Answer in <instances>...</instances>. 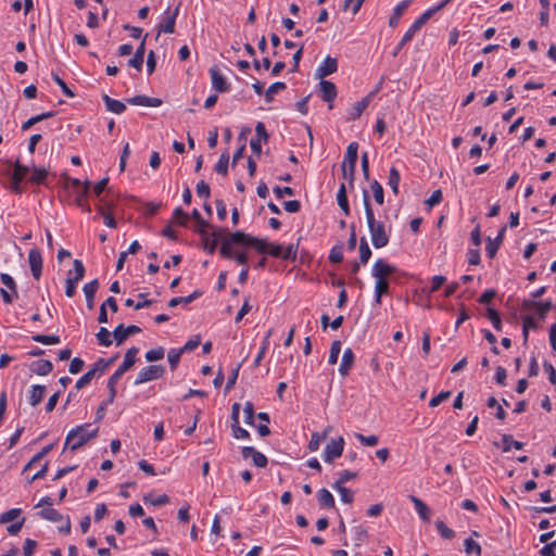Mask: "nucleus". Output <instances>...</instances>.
<instances>
[{"mask_svg": "<svg viewBox=\"0 0 556 556\" xmlns=\"http://www.w3.org/2000/svg\"><path fill=\"white\" fill-rule=\"evenodd\" d=\"M241 453H242L243 458L251 457L253 464L256 467L264 468L267 466V463H268L267 457L263 453L256 451L253 446H244L242 448Z\"/></svg>", "mask_w": 556, "mask_h": 556, "instance_id": "nucleus-15", "label": "nucleus"}, {"mask_svg": "<svg viewBox=\"0 0 556 556\" xmlns=\"http://www.w3.org/2000/svg\"><path fill=\"white\" fill-rule=\"evenodd\" d=\"M94 370H88L87 372H85L77 381H76V384H75V388L76 390H80L83 388H85L87 384H89L91 382V380L94 378Z\"/></svg>", "mask_w": 556, "mask_h": 556, "instance_id": "nucleus-58", "label": "nucleus"}, {"mask_svg": "<svg viewBox=\"0 0 556 556\" xmlns=\"http://www.w3.org/2000/svg\"><path fill=\"white\" fill-rule=\"evenodd\" d=\"M363 203L371 243L376 249L384 248L389 243V233L386 230L384 224L376 220L369 193L366 189L363 190Z\"/></svg>", "mask_w": 556, "mask_h": 556, "instance_id": "nucleus-3", "label": "nucleus"}, {"mask_svg": "<svg viewBox=\"0 0 556 556\" xmlns=\"http://www.w3.org/2000/svg\"><path fill=\"white\" fill-rule=\"evenodd\" d=\"M126 102L131 105H142V106H160L162 104V100L159 98H152L143 94H138L132 98L126 99Z\"/></svg>", "mask_w": 556, "mask_h": 556, "instance_id": "nucleus-19", "label": "nucleus"}, {"mask_svg": "<svg viewBox=\"0 0 556 556\" xmlns=\"http://www.w3.org/2000/svg\"><path fill=\"white\" fill-rule=\"evenodd\" d=\"M283 89H286V84L282 81H276L271 84L265 91L266 102H271L274 100L275 94Z\"/></svg>", "mask_w": 556, "mask_h": 556, "instance_id": "nucleus-45", "label": "nucleus"}, {"mask_svg": "<svg viewBox=\"0 0 556 556\" xmlns=\"http://www.w3.org/2000/svg\"><path fill=\"white\" fill-rule=\"evenodd\" d=\"M35 342L42 343L46 345H52L60 343L61 339L55 334H35L31 337Z\"/></svg>", "mask_w": 556, "mask_h": 556, "instance_id": "nucleus-44", "label": "nucleus"}, {"mask_svg": "<svg viewBox=\"0 0 556 556\" xmlns=\"http://www.w3.org/2000/svg\"><path fill=\"white\" fill-rule=\"evenodd\" d=\"M523 447V443L520 441L514 440L511 434H504L502 437V448L503 452H509L511 448L521 450Z\"/></svg>", "mask_w": 556, "mask_h": 556, "instance_id": "nucleus-36", "label": "nucleus"}, {"mask_svg": "<svg viewBox=\"0 0 556 556\" xmlns=\"http://www.w3.org/2000/svg\"><path fill=\"white\" fill-rule=\"evenodd\" d=\"M28 369L35 375L47 376L53 370V364L49 359H38L31 362Z\"/></svg>", "mask_w": 556, "mask_h": 556, "instance_id": "nucleus-18", "label": "nucleus"}, {"mask_svg": "<svg viewBox=\"0 0 556 556\" xmlns=\"http://www.w3.org/2000/svg\"><path fill=\"white\" fill-rule=\"evenodd\" d=\"M401 181L400 172L395 167H391L388 177V186L391 188L392 192L397 195L399 187Z\"/></svg>", "mask_w": 556, "mask_h": 556, "instance_id": "nucleus-33", "label": "nucleus"}, {"mask_svg": "<svg viewBox=\"0 0 556 556\" xmlns=\"http://www.w3.org/2000/svg\"><path fill=\"white\" fill-rule=\"evenodd\" d=\"M464 549L468 555H481V546L472 539L468 538L464 541Z\"/></svg>", "mask_w": 556, "mask_h": 556, "instance_id": "nucleus-47", "label": "nucleus"}, {"mask_svg": "<svg viewBox=\"0 0 556 556\" xmlns=\"http://www.w3.org/2000/svg\"><path fill=\"white\" fill-rule=\"evenodd\" d=\"M147 37H148V34L144 35L142 41L136 49L134 56L131 59H129L127 62L128 66L134 67L139 72L142 70V65H143Z\"/></svg>", "mask_w": 556, "mask_h": 556, "instance_id": "nucleus-16", "label": "nucleus"}, {"mask_svg": "<svg viewBox=\"0 0 556 556\" xmlns=\"http://www.w3.org/2000/svg\"><path fill=\"white\" fill-rule=\"evenodd\" d=\"M179 5L176 7V9L169 13L168 11L167 16L164 18V21L159 25V34L165 33V34H173L175 31V21L178 15Z\"/></svg>", "mask_w": 556, "mask_h": 556, "instance_id": "nucleus-21", "label": "nucleus"}, {"mask_svg": "<svg viewBox=\"0 0 556 556\" xmlns=\"http://www.w3.org/2000/svg\"><path fill=\"white\" fill-rule=\"evenodd\" d=\"M22 514L20 508H11L0 515V523H9Z\"/></svg>", "mask_w": 556, "mask_h": 556, "instance_id": "nucleus-52", "label": "nucleus"}, {"mask_svg": "<svg viewBox=\"0 0 556 556\" xmlns=\"http://www.w3.org/2000/svg\"><path fill=\"white\" fill-rule=\"evenodd\" d=\"M111 336H113L106 328L101 327L96 337L100 345L110 346L112 344Z\"/></svg>", "mask_w": 556, "mask_h": 556, "instance_id": "nucleus-46", "label": "nucleus"}, {"mask_svg": "<svg viewBox=\"0 0 556 556\" xmlns=\"http://www.w3.org/2000/svg\"><path fill=\"white\" fill-rule=\"evenodd\" d=\"M112 334L117 345H121L128 338V333L123 324H119L117 327H115Z\"/></svg>", "mask_w": 556, "mask_h": 556, "instance_id": "nucleus-53", "label": "nucleus"}, {"mask_svg": "<svg viewBox=\"0 0 556 556\" xmlns=\"http://www.w3.org/2000/svg\"><path fill=\"white\" fill-rule=\"evenodd\" d=\"M195 191L199 197L204 198L202 207L208 214V184H206L204 180H201L197 185Z\"/></svg>", "mask_w": 556, "mask_h": 556, "instance_id": "nucleus-40", "label": "nucleus"}, {"mask_svg": "<svg viewBox=\"0 0 556 556\" xmlns=\"http://www.w3.org/2000/svg\"><path fill=\"white\" fill-rule=\"evenodd\" d=\"M55 115V112L54 111H50V112H45V113H41V114H38V115H35L30 118H28L26 122H24L22 124V130H28L29 128H31L35 124L43 121V119H47V118H50V117H53Z\"/></svg>", "mask_w": 556, "mask_h": 556, "instance_id": "nucleus-32", "label": "nucleus"}, {"mask_svg": "<svg viewBox=\"0 0 556 556\" xmlns=\"http://www.w3.org/2000/svg\"><path fill=\"white\" fill-rule=\"evenodd\" d=\"M47 392L46 386L33 384L27 393V402L35 407L41 403Z\"/></svg>", "mask_w": 556, "mask_h": 556, "instance_id": "nucleus-17", "label": "nucleus"}, {"mask_svg": "<svg viewBox=\"0 0 556 556\" xmlns=\"http://www.w3.org/2000/svg\"><path fill=\"white\" fill-rule=\"evenodd\" d=\"M355 438L363 444V445H366V446H376L379 442V439L377 435L375 434H371V435H364L362 433H355Z\"/></svg>", "mask_w": 556, "mask_h": 556, "instance_id": "nucleus-57", "label": "nucleus"}, {"mask_svg": "<svg viewBox=\"0 0 556 556\" xmlns=\"http://www.w3.org/2000/svg\"><path fill=\"white\" fill-rule=\"evenodd\" d=\"M443 199L442 191L440 189L434 190L431 195L426 200V204L428 208H432L433 206L438 205Z\"/></svg>", "mask_w": 556, "mask_h": 556, "instance_id": "nucleus-62", "label": "nucleus"}, {"mask_svg": "<svg viewBox=\"0 0 556 556\" xmlns=\"http://www.w3.org/2000/svg\"><path fill=\"white\" fill-rule=\"evenodd\" d=\"M320 87V97L324 101L328 102V108L331 110L333 108V101L337 97V87L333 83L329 80H321L319 83Z\"/></svg>", "mask_w": 556, "mask_h": 556, "instance_id": "nucleus-11", "label": "nucleus"}, {"mask_svg": "<svg viewBox=\"0 0 556 556\" xmlns=\"http://www.w3.org/2000/svg\"><path fill=\"white\" fill-rule=\"evenodd\" d=\"M164 372H165V368L162 365L147 366L139 371V374L135 380V384L138 386V384H142L144 382H148V381L159 379L164 375Z\"/></svg>", "mask_w": 556, "mask_h": 556, "instance_id": "nucleus-8", "label": "nucleus"}, {"mask_svg": "<svg viewBox=\"0 0 556 556\" xmlns=\"http://www.w3.org/2000/svg\"><path fill=\"white\" fill-rule=\"evenodd\" d=\"M318 504L321 508H333L334 497L327 489H320L317 492Z\"/></svg>", "mask_w": 556, "mask_h": 556, "instance_id": "nucleus-30", "label": "nucleus"}, {"mask_svg": "<svg viewBox=\"0 0 556 556\" xmlns=\"http://www.w3.org/2000/svg\"><path fill=\"white\" fill-rule=\"evenodd\" d=\"M231 430L233 438L238 440H247L250 439V433L244 428L240 427L239 424H231Z\"/></svg>", "mask_w": 556, "mask_h": 556, "instance_id": "nucleus-59", "label": "nucleus"}, {"mask_svg": "<svg viewBox=\"0 0 556 556\" xmlns=\"http://www.w3.org/2000/svg\"><path fill=\"white\" fill-rule=\"evenodd\" d=\"M174 218L176 219L177 224L180 226H187L189 216L187 213L182 211L181 207H176L174 210Z\"/></svg>", "mask_w": 556, "mask_h": 556, "instance_id": "nucleus-64", "label": "nucleus"}, {"mask_svg": "<svg viewBox=\"0 0 556 556\" xmlns=\"http://www.w3.org/2000/svg\"><path fill=\"white\" fill-rule=\"evenodd\" d=\"M355 355L351 348L343 351L338 371L341 377L345 378L354 366Z\"/></svg>", "mask_w": 556, "mask_h": 556, "instance_id": "nucleus-12", "label": "nucleus"}, {"mask_svg": "<svg viewBox=\"0 0 556 556\" xmlns=\"http://www.w3.org/2000/svg\"><path fill=\"white\" fill-rule=\"evenodd\" d=\"M220 244L219 252L226 258H233L240 265L248 263L247 251L254 248L263 253L267 249V242L242 231L228 232L225 235L211 231V253L214 252L216 244Z\"/></svg>", "mask_w": 556, "mask_h": 556, "instance_id": "nucleus-1", "label": "nucleus"}, {"mask_svg": "<svg viewBox=\"0 0 556 556\" xmlns=\"http://www.w3.org/2000/svg\"><path fill=\"white\" fill-rule=\"evenodd\" d=\"M182 353L184 352L181 351V349H179V350L172 349L168 352L167 357H168V363H169L172 370H175L177 368Z\"/></svg>", "mask_w": 556, "mask_h": 556, "instance_id": "nucleus-54", "label": "nucleus"}, {"mask_svg": "<svg viewBox=\"0 0 556 556\" xmlns=\"http://www.w3.org/2000/svg\"><path fill=\"white\" fill-rule=\"evenodd\" d=\"M338 61L334 58L326 56L316 70V77L324 78L337 72Z\"/></svg>", "mask_w": 556, "mask_h": 556, "instance_id": "nucleus-14", "label": "nucleus"}, {"mask_svg": "<svg viewBox=\"0 0 556 556\" xmlns=\"http://www.w3.org/2000/svg\"><path fill=\"white\" fill-rule=\"evenodd\" d=\"M332 488L339 493L343 503L351 504L353 502L354 493L350 489L345 488L344 485H339V483H333Z\"/></svg>", "mask_w": 556, "mask_h": 556, "instance_id": "nucleus-39", "label": "nucleus"}, {"mask_svg": "<svg viewBox=\"0 0 556 556\" xmlns=\"http://www.w3.org/2000/svg\"><path fill=\"white\" fill-rule=\"evenodd\" d=\"M341 352V342L336 340L330 345L328 363L334 365L338 362L339 354Z\"/></svg>", "mask_w": 556, "mask_h": 556, "instance_id": "nucleus-50", "label": "nucleus"}, {"mask_svg": "<svg viewBox=\"0 0 556 556\" xmlns=\"http://www.w3.org/2000/svg\"><path fill=\"white\" fill-rule=\"evenodd\" d=\"M90 424H84L73 428L66 435L64 448L70 446L71 451L74 452L84 446L89 440L98 435L99 428L96 427L90 430Z\"/></svg>", "mask_w": 556, "mask_h": 556, "instance_id": "nucleus-5", "label": "nucleus"}, {"mask_svg": "<svg viewBox=\"0 0 556 556\" xmlns=\"http://www.w3.org/2000/svg\"><path fill=\"white\" fill-rule=\"evenodd\" d=\"M89 189H90V181H85L81 190L76 191V195H75V200H74L75 204L86 213L91 212V207L86 201V197L89 193Z\"/></svg>", "mask_w": 556, "mask_h": 556, "instance_id": "nucleus-25", "label": "nucleus"}, {"mask_svg": "<svg viewBox=\"0 0 556 556\" xmlns=\"http://www.w3.org/2000/svg\"><path fill=\"white\" fill-rule=\"evenodd\" d=\"M379 90V88L376 89V92ZM375 94V91L367 94L365 98H363L361 101L355 102L349 112V121H356L359 118L362 113L366 110V108L369 105L372 96Z\"/></svg>", "mask_w": 556, "mask_h": 556, "instance_id": "nucleus-13", "label": "nucleus"}, {"mask_svg": "<svg viewBox=\"0 0 556 556\" xmlns=\"http://www.w3.org/2000/svg\"><path fill=\"white\" fill-rule=\"evenodd\" d=\"M505 231H506V227L504 226L501 228V230L498 231V235L495 239H491V238L488 239V243L485 245V254L488 257L493 258L495 256L500 245L503 242Z\"/></svg>", "mask_w": 556, "mask_h": 556, "instance_id": "nucleus-22", "label": "nucleus"}, {"mask_svg": "<svg viewBox=\"0 0 556 556\" xmlns=\"http://www.w3.org/2000/svg\"><path fill=\"white\" fill-rule=\"evenodd\" d=\"M211 81L213 88L218 92H226L230 88L227 79L217 71L211 68Z\"/></svg>", "mask_w": 556, "mask_h": 556, "instance_id": "nucleus-26", "label": "nucleus"}, {"mask_svg": "<svg viewBox=\"0 0 556 556\" xmlns=\"http://www.w3.org/2000/svg\"><path fill=\"white\" fill-rule=\"evenodd\" d=\"M371 277L375 279V303L381 304V298L389 293L390 281H396L405 273L400 271L394 265L378 258L371 267Z\"/></svg>", "mask_w": 556, "mask_h": 556, "instance_id": "nucleus-2", "label": "nucleus"}, {"mask_svg": "<svg viewBox=\"0 0 556 556\" xmlns=\"http://www.w3.org/2000/svg\"><path fill=\"white\" fill-rule=\"evenodd\" d=\"M53 80L58 84V86L62 89L63 93L68 98H74L75 93L67 87L65 81L55 73H52Z\"/></svg>", "mask_w": 556, "mask_h": 556, "instance_id": "nucleus-63", "label": "nucleus"}, {"mask_svg": "<svg viewBox=\"0 0 556 556\" xmlns=\"http://www.w3.org/2000/svg\"><path fill=\"white\" fill-rule=\"evenodd\" d=\"M243 415H244V422L250 426H254V405L252 402L248 401L244 403L243 406Z\"/></svg>", "mask_w": 556, "mask_h": 556, "instance_id": "nucleus-48", "label": "nucleus"}, {"mask_svg": "<svg viewBox=\"0 0 556 556\" xmlns=\"http://www.w3.org/2000/svg\"><path fill=\"white\" fill-rule=\"evenodd\" d=\"M0 280L15 296H17V286L9 274H1Z\"/></svg>", "mask_w": 556, "mask_h": 556, "instance_id": "nucleus-56", "label": "nucleus"}, {"mask_svg": "<svg viewBox=\"0 0 556 556\" xmlns=\"http://www.w3.org/2000/svg\"><path fill=\"white\" fill-rule=\"evenodd\" d=\"M164 354H165L164 349L162 346H160L157 349L149 350L146 353V359L148 362H156V361L162 359L164 357Z\"/></svg>", "mask_w": 556, "mask_h": 556, "instance_id": "nucleus-60", "label": "nucleus"}, {"mask_svg": "<svg viewBox=\"0 0 556 556\" xmlns=\"http://www.w3.org/2000/svg\"><path fill=\"white\" fill-rule=\"evenodd\" d=\"M139 353V349L136 346L129 348L126 353L123 363L118 366V368L113 372V375L108 380V389L109 396L108 402L113 403L116 396V384L123 375L128 371L136 363V356Z\"/></svg>", "mask_w": 556, "mask_h": 556, "instance_id": "nucleus-4", "label": "nucleus"}, {"mask_svg": "<svg viewBox=\"0 0 556 556\" xmlns=\"http://www.w3.org/2000/svg\"><path fill=\"white\" fill-rule=\"evenodd\" d=\"M332 427L328 426L324 429L323 432H313L311 435V440L308 442V450L311 452L318 451L320 444L327 439L328 434L331 432Z\"/></svg>", "mask_w": 556, "mask_h": 556, "instance_id": "nucleus-24", "label": "nucleus"}, {"mask_svg": "<svg viewBox=\"0 0 556 556\" xmlns=\"http://www.w3.org/2000/svg\"><path fill=\"white\" fill-rule=\"evenodd\" d=\"M371 256V250L365 237L359 240V263L365 265Z\"/></svg>", "mask_w": 556, "mask_h": 556, "instance_id": "nucleus-42", "label": "nucleus"}, {"mask_svg": "<svg viewBox=\"0 0 556 556\" xmlns=\"http://www.w3.org/2000/svg\"><path fill=\"white\" fill-rule=\"evenodd\" d=\"M192 219L195 222L194 230L201 235V243L204 251H208V235L206 228L208 224L202 218V215L198 208H194L191 213Z\"/></svg>", "mask_w": 556, "mask_h": 556, "instance_id": "nucleus-9", "label": "nucleus"}, {"mask_svg": "<svg viewBox=\"0 0 556 556\" xmlns=\"http://www.w3.org/2000/svg\"><path fill=\"white\" fill-rule=\"evenodd\" d=\"M48 174L49 170L47 168L34 167L33 174L29 177L28 181L34 185H43Z\"/></svg>", "mask_w": 556, "mask_h": 556, "instance_id": "nucleus-35", "label": "nucleus"}, {"mask_svg": "<svg viewBox=\"0 0 556 556\" xmlns=\"http://www.w3.org/2000/svg\"><path fill=\"white\" fill-rule=\"evenodd\" d=\"M54 447V443L48 444L43 446L37 454H35L23 467L22 473H25L29 470L35 464L40 462L45 456H47Z\"/></svg>", "mask_w": 556, "mask_h": 556, "instance_id": "nucleus-27", "label": "nucleus"}, {"mask_svg": "<svg viewBox=\"0 0 556 556\" xmlns=\"http://www.w3.org/2000/svg\"><path fill=\"white\" fill-rule=\"evenodd\" d=\"M344 439L339 437L338 439H332L325 446L323 459L326 463H331L333 459L340 457L344 450Z\"/></svg>", "mask_w": 556, "mask_h": 556, "instance_id": "nucleus-7", "label": "nucleus"}, {"mask_svg": "<svg viewBox=\"0 0 556 556\" xmlns=\"http://www.w3.org/2000/svg\"><path fill=\"white\" fill-rule=\"evenodd\" d=\"M337 202L340 208L343 211L345 216L350 215V205L346 197V188L344 184H341L338 193H337Z\"/></svg>", "mask_w": 556, "mask_h": 556, "instance_id": "nucleus-31", "label": "nucleus"}, {"mask_svg": "<svg viewBox=\"0 0 556 556\" xmlns=\"http://www.w3.org/2000/svg\"><path fill=\"white\" fill-rule=\"evenodd\" d=\"M99 286H100L99 280L93 279V280L89 281L88 283H86L83 288V291L86 296V305L89 309H92L94 306V295L99 289Z\"/></svg>", "mask_w": 556, "mask_h": 556, "instance_id": "nucleus-20", "label": "nucleus"}, {"mask_svg": "<svg viewBox=\"0 0 556 556\" xmlns=\"http://www.w3.org/2000/svg\"><path fill=\"white\" fill-rule=\"evenodd\" d=\"M488 318L492 323L495 330H497V331L502 330V321H501L500 315L494 308H491V307L488 308Z\"/></svg>", "mask_w": 556, "mask_h": 556, "instance_id": "nucleus-61", "label": "nucleus"}, {"mask_svg": "<svg viewBox=\"0 0 556 556\" xmlns=\"http://www.w3.org/2000/svg\"><path fill=\"white\" fill-rule=\"evenodd\" d=\"M410 3V0H403L394 7L393 12L389 18L390 27L395 28L399 25L402 15L407 10Z\"/></svg>", "mask_w": 556, "mask_h": 556, "instance_id": "nucleus-23", "label": "nucleus"}, {"mask_svg": "<svg viewBox=\"0 0 556 556\" xmlns=\"http://www.w3.org/2000/svg\"><path fill=\"white\" fill-rule=\"evenodd\" d=\"M357 151H358V143L351 142L346 148V152H345L342 165H341L342 176L345 180L349 181L351 187H353V185H354L355 168H356V162H357Z\"/></svg>", "mask_w": 556, "mask_h": 556, "instance_id": "nucleus-6", "label": "nucleus"}, {"mask_svg": "<svg viewBox=\"0 0 556 556\" xmlns=\"http://www.w3.org/2000/svg\"><path fill=\"white\" fill-rule=\"evenodd\" d=\"M102 99L105 103L106 110L112 113L122 114L126 110L125 103L119 100H115L108 94H103Z\"/></svg>", "mask_w": 556, "mask_h": 556, "instance_id": "nucleus-28", "label": "nucleus"}, {"mask_svg": "<svg viewBox=\"0 0 556 556\" xmlns=\"http://www.w3.org/2000/svg\"><path fill=\"white\" fill-rule=\"evenodd\" d=\"M370 189L372 191V195L377 204L382 205L384 203V191L381 184L378 180L374 179L370 182Z\"/></svg>", "mask_w": 556, "mask_h": 556, "instance_id": "nucleus-41", "label": "nucleus"}, {"mask_svg": "<svg viewBox=\"0 0 556 556\" xmlns=\"http://www.w3.org/2000/svg\"><path fill=\"white\" fill-rule=\"evenodd\" d=\"M202 294H203V292L195 290L194 292H192L188 296L173 298L172 300H169L168 306L169 307H176L179 304H189V303L193 302L195 299H198Z\"/></svg>", "mask_w": 556, "mask_h": 556, "instance_id": "nucleus-34", "label": "nucleus"}, {"mask_svg": "<svg viewBox=\"0 0 556 556\" xmlns=\"http://www.w3.org/2000/svg\"><path fill=\"white\" fill-rule=\"evenodd\" d=\"M410 501L413 502L415 510L418 514V516L424 521H429L430 515H431L429 507L420 498H418L416 496L412 495Z\"/></svg>", "mask_w": 556, "mask_h": 556, "instance_id": "nucleus-29", "label": "nucleus"}, {"mask_svg": "<svg viewBox=\"0 0 556 556\" xmlns=\"http://www.w3.org/2000/svg\"><path fill=\"white\" fill-rule=\"evenodd\" d=\"M144 503H149L153 506H162L169 502V497L166 494L160 495L156 498L152 497L151 494L143 496Z\"/></svg>", "mask_w": 556, "mask_h": 556, "instance_id": "nucleus-55", "label": "nucleus"}, {"mask_svg": "<svg viewBox=\"0 0 556 556\" xmlns=\"http://www.w3.org/2000/svg\"><path fill=\"white\" fill-rule=\"evenodd\" d=\"M42 519L60 522L64 519L63 515L59 513L56 509L48 507L39 511L38 514Z\"/></svg>", "mask_w": 556, "mask_h": 556, "instance_id": "nucleus-37", "label": "nucleus"}, {"mask_svg": "<svg viewBox=\"0 0 556 556\" xmlns=\"http://www.w3.org/2000/svg\"><path fill=\"white\" fill-rule=\"evenodd\" d=\"M29 172V167L26 165H23L17 160L14 164V170L12 175V180L23 181L26 177V175Z\"/></svg>", "mask_w": 556, "mask_h": 556, "instance_id": "nucleus-43", "label": "nucleus"}, {"mask_svg": "<svg viewBox=\"0 0 556 556\" xmlns=\"http://www.w3.org/2000/svg\"><path fill=\"white\" fill-rule=\"evenodd\" d=\"M28 262L33 277L39 280L42 274V255L37 248H33L28 252Z\"/></svg>", "mask_w": 556, "mask_h": 556, "instance_id": "nucleus-10", "label": "nucleus"}, {"mask_svg": "<svg viewBox=\"0 0 556 556\" xmlns=\"http://www.w3.org/2000/svg\"><path fill=\"white\" fill-rule=\"evenodd\" d=\"M353 531V540L355 541L356 546H361L368 536L367 530L361 526L352 528Z\"/></svg>", "mask_w": 556, "mask_h": 556, "instance_id": "nucleus-49", "label": "nucleus"}, {"mask_svg": "<svg viewBox=\"0 0 556 556\" xmlns=\"http://www.w3.org/2000/svg\"><path fill=\"white\" fill-rule=\"evenodd\" d=\"M299 242L300 239L298 240L296 243H291L287 247H283L281 260L294 262L298 255Z\"/></svg>", "mask_w": 556, "mask_h": 556, "instance_id": "nucleus-38", "label": "nucleus"}, {"mask_svg": "<svg viewBox=\"0 0 556 556\" xmlns=\"http://www.w3.org/2000/svg\"><path fill=\"white\" fill-rule=\"evenodd\" d=\"M435 528L443 539L451 540L455 536L454 530L448 528L443 521L439 520L435 522Z\"/></svg>", "mask_w": 556, "mask_h": 556, "instance_id": "nucleus-51", "label": "nucleus"}]
</instances>
